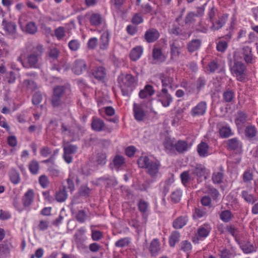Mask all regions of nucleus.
<instances>
[{
    "label": "nucleus",
    "instance_id": "nucleus-41",
    "mask_svg": "<svg viewBox=\"0 0 258 258\" xmlns=\"http://www.w3.org/2000/svg\"><path fill=\"white\" fill-rule=\"evenodd\" d=\"M9 176L11 182L17 184L20 181V176L19 172L15 169H12L9 172Z\"/></svg>",
    "mask_w": 258,
    "mask_h": 258
},
{
    "label": "nucleus",
    "instance_id": "nucleus-27",
    "mask_svg": "<svg viewBox=\"0 0 258 258\" xmlns=\"http://www.w3.org/2000/svg\"><path fill=\"white\" fill-rule=\"evenodd\" d=\"M91 126L94 131L100 132L104 129L105 123L101 119L94 118L91 123Z\"/></svg>",
    "mask_w": 258,
    "mask_h": 258
},
{
    "label": "nucleus",
    "instance_id": "nucleus-61",
    "mask_svg": "<svg viewBox=\"0 0 258 258\" xmlns=\"http://www.w3.org/2000/svg\"><path fill=\"white\" fill-rule=\"evenodd\" d=\"M96 161L98 164L104 165L106 162V155L105 153L100 152L96 156Z\"/></svg>",
    "mask_w": 258,
    "mask_h": 258
},
{
    "label": "nucleus",
    "instance_id": "nucleus-64",
    "mask_svg": "<svg viewBox=\"0 0 258 258\" xmlns=\"http://www.w3.org/2000/svg\"><path fill=\"white\" fill-rule=\"evenodd\" d=\"M142 13L144 14L150 13L151 15L156 14V12L153 11L152 7L149 4L142 6Z\"/></svg>",
    "mask_w": 258,
    "mask_h": 258
},
{
    "label": "nucleus",
    "instance_id": "nucleus-13",
    "mask_svg": "<svg viewBox=\"0 0 258 258\" xmlns=\"http://www.w3.org/2000/svg\"><path fill=\"white\" fill-rule=\"evenodd\" d=\"M78 129L76 126L61 123V133L63 136L75 137L78 134Z\"/></svg>",
    "mask_w": 258,
    "mask_h": 258
},
{
    "label": "nucleus",
    "instance_id": "nucleus-46",
    "mask_svg": "<svg viewBox=\"0 0 258 258\" xmlns=\"http://www.w3.org/2000/svg\"><path fill=\"white\" fill-rule=\"evenodd\" d=\"M223 179L224 174L222 171L214 172L212 175V180L214 183H221L223 182Z\"/></svg>",
    "mask_w": 258,
    "mask_h": 258
},
{
    "label": "nucleus",
    "instance_id": "nucleus-6",
    "mask_svg": "<svg viewBox=\"0 0 258 258\" xmlns=\"http://www.w3.org/2000/svg\"><path fill=\"white\" fill-rule=\"evenodd\" d=\"M207 103L205 101L199 102L196 106L193 107L190 111V115L194 118L204 116L207 111Z\"/></svg>",
    "mask_w": 258,
    "mask_h": 258
},
{
    "label": "nucleus",
    "instance_id": "nucleus-25",
    "mask_svg": "<svg viewBox=\"0 0 258 258\" xmlns=\"http://www.w3.org/2000/svg\"><path fill=\"white\" fill-rule=\"evenodd\" d=\"M109 42V34L108 32H104L100 37L99 47L101 49L106 50L107 49Z\"/></svg>",
    "mask_w": 258,
    "mask_h": 258
},
{
    "label": "nucleus",
    "instance_id": "nucleus-55",
    "mask_svg": "<svg viewBox=\"0 0 258 258\" xmlns=\"http://www.w3.org/2000/svg\"><path fill=\"white\" fill-rule=\"evenodd\" d=\"M180 234L177 231H174L172 233L169 238V244L171 247H173L179 240Z\"/></svg>",
    "mask_w": 258,
    "mask_h": 258
},
{
    "label": "nucleus",
    "instance_id": "nucleus-17",
    "mask_svg": "<svg viewBox=\"0 0 258 258\" xmlns=\"http://www.w3.org/2000/svg\"><path fill=\"white\" fill-rule=\"evenodd\" d=\"M34 196V191L31 189H28L25 193L22 198L23 205L25 208H27L31 205L33 202Z\"/></svg>",
    "mask_w": 258,
    "mask_h": 258
},
{
    "label": "nucleus",
    "instance_id": "nucleus-26",
    "mask_svg": "<svg viewBox=\"0 0 258 258\" xmlns=\"http://www.w3.org/2000/svg\"><path fill=\"white\" fill-rule=\"evenodd\" d=\"M143 51V48L141 46H137L132 49L130 52V58L133 61H136L139 59Z\"/></svg>",
    "mask_w": 258,
    "mask_h": 258
},
{
    "label": "nucleus",
    "instance_id": "nucleus-24",
    "mask_svg": "<svg viewBox=\"0 0 258 258\" xmlns=\"http://www.w3.org/2000/svg\"><path fill=\"white\" fill-rule=\"evenodd\" d=\"M202 44V41L200 39H192L187 44V49L189 52H193L198 50Z\"/></svg>",
    "mask_w": 258,
    "mask_h": 258
},
{
    "label": "nucleus",
    "instance_id": "nucleus-49",
    "mask_svg": "<svg viewBox=\"0 0 258 258\" xmlns=\"http://www.w3.org/2000/svg\"><path fill=\"white\" fill-rule=\"evenodd\" d=\"M29 169L31 173L36 174L38 173L39 170V164L36 160L31 161L29 164Z\"/></svg>",
    "mask_w": 258,
    "mask_h": 258
},
{
    "label": "nucleus",
    "instance_id": "nucleus-9",
    "mask_svg": "<svg viewBox=\"0 0 258 258\" xmlns=\"http://www.w3.org/2000/svg\"><path fill=\"white\" fill-rule=\"evenodd\" d=\"M241 57L247 64H252L253 62L254 57L252 53V48L248 46H243L240 52Z\"/></svg>",
    "mask_w": 258,
    "mask_h": 258
},
{
    "label": "nucleus",
    "instance_id": "nucleus-2",
    "mask_svg": "<svg viewBox=\"0 0 258 258\" xmlns=\"http://www.w3.org/2000/svg\"><path fill=\"white\" fill-rule=\"evenodd\" d=\"M43 46L42 44H37L33 46L31 53L27 57L26 68L38 69L40 67V60L42 55L44 52Z\"/></svg>",
    "mask_w": 258,
    "mask_h": 258
},
{
    "label": "nucleus",
    "instance_id": "nucleus-16",
    "mask_svg": "<svg viewBox=\"0 0 258 258\" xmlns=\"http://www.w3.org/2000/svg\"><path fill=\"white\" fill-rule=\"evenodd\" d=\"M228 18V15H223L219 17L218 19L215 22L214 21L211 22V29L213 31H216L221 28L226 23Z\"/></svg>",
    "mask_w": 258,
    "mask_h": 258
},
{
    "label": "nucleus",
    "instance_id": "nucleus-11",
    "mask_svg": "<svg viewBox=\"0 0 258 258\" xmlns=\"http://www.w3.org/2000/svg\"><path fill=\"white\" fill-rule=\"evenodd\" d=\"M160 37V33L155 28L147 30L144 35V38L148 43L156 41Z\"/></svg>",
    "mask_w": 258,
    "mask_h": 258
},
{
    "label": "nucleus",
    "instance_id": "nucleus-29",
    "mask_svg": "<svg viewBox=\"0 0 258 258\" xmlns=\"http://www.w3.org/2000/svg\"><path fill=\"white\" fill-rule=\"evenodd\" d=\"M152 56L154 59L162 62L165 61L166 57L163 54L160 48H154L152 51Z\"/></svg>",
    "mask_w": 258,
    "mask_h": 258
},
{
    "label": "nucleus",
    "instance_id": "nucleus-21",
    "mask_svg": "<svg viewBox=\"0 0 258 258\" xmlns=\"http://www.w3.org/2000/svg\"><path fill=\"white\" fill-rule=\"evenodd\" d=\"M210 229L207 226L204 225L201 226L198 229L197 236H198L196 239L193 238V242H196L199 241L200 238H205L208 236L210 233Z\"/></svg>",
    "mask_w": 258,
    "mask_h": 258
},
{
    "label": "nucleus",
    "instance_id": "nucleus-57",
    "mask_svg": "<svg viewBox=\"0 0 258 258\" xmlns=\"http://www.w3.org/2000/svg\"><path fill=\"white\" fill-rule=\"evenodd\" d=\"M180 249L183 251L188 253L192 248L191 244L187 240L182 241L180 244Z\"/></svg>",
    "mask_w": 258,
    "mask_h": 258
},
{
    "label": "nucleus",
    "instance_id": "nucleus-15",
    "mask_svg": "<svg viewBox=\"0 0 258 258\" xmlns=\"http://www.w3.org/2000/svg\"><path fill=\"white\" fill-rule=\"evenodd\" d=\"M226 147L228 150L235 151L242 148V143L237 138H234L226 141Z\"/></svg>",
    "mask_w": 258,
    "mask_h": 258
},
{
    "label": "nucleus",
    "instance_id": "nucleus-1",
    "mask_svg": "<svg viewBox=\"0 0 258 258\" xmlns=\"http://www.w3.org/2000/svg\"><path fill=\"white\" fill-rule=\"evenodd\" d=\"M138 164L139 167L146 169L147 173L152 177L157 176L161 167L159 161L151 160L146 156L140 157L138 160Z\"/></svg>",
    "mask_w": 258,
    "mask_h": 258
},
{
    "label": "nucleus",
    "instance_id": "nucleus-18",
    "mask_svg": "<svg viewBox=\"0 0 258 258\" xmlns=\"http://www.w3.org/2000/svg\"><path fill=\"white\" fill-rule=\"evenodd\" d=\"M191 145L183 140H178L175 143V148L179 153H184L190 148Z\"/></svg>",
    "mask_w": 258,
    "mask_h": 258
},
{
    "label": "nucleus",
    "instance_id": "nucleus-37",
    "mask_svg": "<svg viewBox=\"0 0 258 258\" xmlns=\"http://www.w3.org/2000/svg\"><path fill=\"white\" fill-rule=\"evenodd\" d=\"M68 195L65 189V187L63 188L60 189L55 194L56 200L60 203L63 202L67 199Z\"/></svg>",
    "mask_w": 258,
    "mask_h": 258
},
{
    "label": "nucleus",
    "instance_id": "nucleus-23",
    "mask_svg": "<svg viewBox=\"0 0 258 258\" xmlns=\"http://www.w3.org/2000/svg\"><path fill=\"white\" fill-rule=\"evenodd\" d=\"M22 86L24 89L31 92H33L38 88L36 83L34 81L29 79L24 80Z\"/></svg>",
    "mask_w": 258,
    "mask_h": 258
},
{
    "label": "nucleus",
    "instance_id": "nucleus-34",
    "mask_svg": "<svg viewBox=\"0 0 258 258\" xmlns=\"http://www.w3.org/2000/svg\"><path fill=\"white\" fill-rule=\"evenodd\" d=\"M160 79L161 81L162 86L163 87H169L170 88L172 87V85L173 82V78L161 74L160 75Z\"/></svg>",
    "mask_w": 258,
    "mask_h": 258
},
{
    "label": "nucleus",
    "instance_id": "nucleus-58",
    "mask_svg": "<svg viewBox=\"0 0 258 258\" xmlns=\"http://www.w3.org/2000/svg\"><path fill=\"white\" fill-rule=\"evenodd\" d=\"M149 206V204L148 202L145 201L140 199L138 204V207L139 210L143 213H145L147 212L148 210V208Z\"/></svg>",
    "mask_w": 258,
    "mask_h": 258
},
{
    "label": "nucleus",
    "instance_id": "nucleus-50",
    "mask_svg": "<svg viewBox=\"0 0 258 258\" xmlns=\"http://www.w3.org/2000/svg\"><path fill=\"white\" fill-rule=\"evenodd\" d=\"M89 145H97L101 144L102 145L106 144V145H109L110 142L107 140H99L97 138L96 136H91L89 139Z\"/></svg>",
    "mask_w": 258,
    "mask_h": 258
},
{
    "label": "nucleus",
    "instance_id": "nucleus-31",
    "mask_svg": "<svg viewBox=\"0 0 258 258\" xmlns=\"http://www.w3.org/2000/svg\"><path fill=\"white\" fill-rule=\"evenodd\" d=\"M187 220L188 219L186 216H180L173 221V227L175 229L182 228L186 224Z\"/></svg>",
    "mask_w": 258,
    "mask_h": 258
},
{
    "label": "nucleus",
    "instance_id": "nucleus-45",
    "mask_svg": "<svg viewBox=\"0 0 258 258\" xmlns=\"http://www.w3.org/2000/svg\"><path fill=\"white\" fill-rule=\"evenodd\" d=\"M205 193L208 194L209 196H210L214 201H217L219 196L218 191L216 188L211 186L207 187Z\"/></svg>",
    "mask_w": 258,
    "mask_h": 258
},
{
    "label": "nucleus",
    "instance_id": "nucleus-28",
    "mask_svg": "<svg viewBox=\"0 0 258 258\" xmlns=\"http://www.w3.org/2000/svg\"><path fill=\"white\" fill-rule=\"evenodd\" d=\"M21 27L22 30L25 33L31 35L35 34L38 30L37 26L34 22H29L27 23L24 29L22 28V26H21Z\"/></svg>",
    "mask_w": 258,
    "mask_h": 258
},
{
    "label": "nucleus",
    "instance_id": "nucleus-22",
    "mask_svg": "<svg viewBox=\"0 0 258 258\" xmlns=\"http://www.w3.org/2000/svg\"><path fill=\"white\" fill-rule=\"evenodd\" d=\"M154 93L155 90L153 86L150 85H146L144 88L140 91L139 95L141 98L145 99L152 96Z\"/></svg>",
    "mask_w": 258,
    "mask_h": 258
},
{
    "label": "nucleus",
    "instance_id": "nucleus-62",
    "mask_svg": "<svg viewBox=\"0 0 258 258\" xmlns=\"http://www.w3.org/2000/svg\"><path fill=\"white\" fill-rule=\"evenodd\" d=\"M243 251L245 253H249L254 251V247L249 242L241 244L240 245Z\"/></svg>",
    "mask_w": 258,
    "mask_h": 258
},
{
    "label": "nucleus",
    "instance_id": "nucleus-60",
    "mask_svg": "<svg viewBox=\"0 0 258 258\" xmlns=\"http://www.w3.org/2000/svg\"><path fill=\"white\" fill-rule=\"evenodd\" d=\"M124 162V158L123 156L120 155L115 156L113 160L114 165L117 168H118L123 165Z\"/></svg>",
    "mask_w": 258,
    "mask_h": 258
},
{
    "label": "nucleus",
    "instance_id": "nucleus-48",
    "mask_svg": "<svg viewBox=\"0 0 258 258\" xmlns=\"http://www.w3.org/2000/svg\"><path fill=\"white\" fill-rule=\"evenodd\" d=\"M220 136L221 138H227L232 135L231 128L228 126H223L219 130Z\"/></svg>",
    "mask_w": 258,
    "mask_h": 258
},
{
    "label": "nucleus",
    "instance_id": "nucleus-43",
    "mask_svg": "<svg viewBox=\"0 0 258 258\" xmlns=\"http://www.w3.org/2000/svg\"><path fill=\"white\" fill-rule=\"evenodd\" d=\"M233 215L230 211L226 210L223 211L220 215V218L224 222H229L232 218Z\"/></svg>",
    "mask_w": 258,
    "mask_h": 258
},
{
    "label": "nucleus",
    "instance_id": "nucleus-47",
    "mask_svg": "<svg viewBox=\"0 0 258 258\" xmlns=\"http://www.w3.org/2000/svg\"><path fill=\"white\" fill-rule=\"evenodd\" d=\"M207 79L205 77L201 76L198 78L196 82V89L199 93L206 85Z\"/></svg>",
    "mask_w": 258,
    "mask_h": 258
},
{
    "label": "nucleus",
    "instance_id": "nucleus-51",
    "mask_svg": "<svg viewBox=\"0 0 258 258\" xmlns=\"http://www.w3.org/2000/svg\"><path fill=\"white\" fill-rule=\"evenodd\" d=\"M130 243L131 238L124 237L116 241L115 243V246L117 247H123L128 245Z\"/></svg>",
    "mask_w": 258,
    "mask_h": 258
},
{
    "label": "nucleus",
    "instance_id": "nucleus-52",
    "mask_svg": "<svg viewBox=\"0 0 258 258\" xmlns=\"http://www.w3.org/2000/svg\"><path fill=\"white\" fill-rule=\"evenodd\" d=\"M182 196V191L180 189H177L173 191L171 195V200L174 203H178Z\"/></svg>",
    "mask_w": 258,
    "mask_h": 258
},
{
    "label": "nucleus",
    "instance_id": "nucleus-53",
    "mask_svg": "<svg viewBox=\"0 0 258 258\" xmlns=\"http://www.w3.org/2000/svg\"><path fill=\"white\" fill-rule=\"evenodd\" d=\"M88 218V215L85 210H79L76 215V220L80 223H84Z\"/></svg>",
    "mask_w": 258,
    "mask_h": 258
},
{
    "label": "nucleus",
    "instance_id": "nucleus-40",
    "mask_svg": "<svg viewBox=\"0 0 258 258\" xmlns=\"http://www.w3.org/2000/svg\"><path fill=\"white\" fill-rule=\"evenodd\" d=\"M235 96V94L233 91L227 89L223 93V98L225 102L227 103L232 102Z\"/></svg>",
    "mask_w": 258,
    "mask_h": 258
},
{
    "label": "nucleus",
    "instance_id": "nucleus-5",
    "mask_svg": "<svg viewBox=\"0 0 258 258\" xmlns=\"http://www.w3.org/2000/svg\"><path fill=\"white\" fill-rule=\"evenodd\" d=\"M3 30L5 31L6 34L12 39H16L18 37V33L17 30V25L12 22H8L4 19L2 21Z\"/></svg>",
    "mask_w": 258,
    "mask_h": 258
},
{
    "label": "nucleus",
    "instance_id": "nucleus-56",
    "mask_svg": "<svg viewBox=\"0 0 258 258\" xmlns=\"http://www.w3.org/2000/svg\"><path fill=\"white\" fill-rule=\"evenodd\" d=\"M54 35L58 40L62 39L66 35V30L64 27L60 26L55 29Z\"/></svg>",
    "mask_w": 258,
    "mask_h": 258
},
{
    "label": "nucleus",
    "instance_id": "nucleus-20",
    "mask_svg": "<svg viewBox=\"0 0 258 258\" xmlns=\"http://www.w3.org/2000/svg\"><path fill=\"white\" fill-rule=\"evenodd\" d=\"M51 102L52 106L59 110H62L67 107V104L63 101V98L52 96Z\"/></svg>",
    "mask_w": 258,
    "mask_h": 258
},
{
    "label": "nucleus",
    "instance_id": "nucleus-3",
    "mask_svg": "<svg viewBox=\"0 0 258 258\" xmlns=\"http://www.w3.org/2000/svg\"><path fill=\"white\" fill-rule=\"evenodd\" d=\"M135 82V77L130 74H122L118 77V82L123 95L125 94L124 89L132 87Z\"/></svg>",
    "mask_w": 258,
    "mask_h": 258
},
{
    "label": "nucleus",
    "instance_id": "nucleus-8",
    "mask_svg": "<svg viewBox=\"0 0 258 258\" xmlns=\"http://www.w3.org/2000/svg\"><path fill=\"white\" fill-rule=\"evenodd\" d=\"M158 101L161 103L162 105L167 107L169 106L172 102L171 96L168 93V90L166 88H163L161 92L157 94Z\"/></svg>",
    "mask_w": 258,
    "mask_h": 258
},
{
    "label": "nucleus",
    "instance_id": "nucleus-30",
    "mask_svg": "<svg viewBox=\"0 0 258 258\" xmlns=\"http://www.w3.org/2000/svg\"><path fill=\"white\" fill-rule=\"evenodd\" d=\"M93 76L98 80H103L106 77V73L105 68L102 67L97 68L92 72Z\"/></svg>",
    "mask_w": 258,
    "mask_h": 258
},
{
    "label": "nucleus",
    "instance_id": "nucleus-12",
    "mask_svg": "<svg viewBox=\"0 0 258 258\" xmlns=\"http://www.w3.org/2000/svg\"><path fill=\"white\" fill-rule=\"evenodd\" d=\"M86 67L84 60L77 59L74 62L72 70L76 75H80L86 70Z\"/></svg>",
    "mask_w": 258,
    "mask_h": 258
},
{
    "label": "nucleus",
    "instance_id": "nucleus-54",
    "mask_svg": "<svg viewBox=\"0 0 258 258\" xmlns=\"http://www.w3.org/2000/svg\"><path fill=\"white\" fill-rule=\"evenodd\" d=\"M10 251V244L8 243L0 244V255L3 256H7Z\"/></svg>",
    "mask_w": 258,
    "mask_h": 258
},
{
    "label": "nucleus",
    "instance_id": "nucleus-36",
    "mask_svg": "<svg viewBox=\"0 0 258 258\" xmlns=\"http://www.w3.org/2000/svg\"><path fill=\"white\" fill-rule=\"evenodd\" d=\"M160 250V243L157 239H154L152 241L150 246V251L152 255H156Z\"/></svg>",
    "mask_w": 258,
    "mask_h": 258
},
{
    "label": "nucleus",
    "instance_id": "nucleus-63",
    "mask_svg": "<svg viewBox=\"0 0 258 258\" xmlns=\"http://www.w3.org/2000/svg\"><path fill=\"white\" fill-rule=\"evenodd\" d=\"M68 46L72 51H77L80 48V43L78 40H72L69 42Z\"/></svg>",
    "mask_w": 258,
    "mask_h": 258
},
{
    "label": "nucleus",
    "instance_id": "nucleus-33",
    "mask_svg": "<svg viewBox=\"0 0 258 258\" xmlns=\"http://www.w3.org/2000/svg\"><path fill=\"white\" fill-rule=\"evenodd\" d=\"M257 133L256 127L252 125H248L245 129V135L249 138L252 139L255 137Z\"/></svg>",
    "mask_w": 258,
    "mask_h": 258
},
{
    "label": "nucleus",
    "instance_id": "nucleus-38",
    "mask_svg": "<svg viewBox=\"0 0 258 258\" xmlns=\"http://www.w3.org/2000/svg\"><path fill=\"white\" fill-rule=\"evenodd\" d=\"M66 88L63 86H57L53 88V93L52 96L63 98Z\"/></svg>",
    "mask_w": 258,
    "mask_h": 258
},
{
    "label": "nucleus",
    "instance_id": "nucleus-4",
    "mask_svg": "<svg viewBox=\"0 0 258 258\" xmlns=\"http://www.w3.org/2000/svg\"><path fill=\"white\" fill-rule=\"evenodd\" d=\"M246 66L240 61L234 60V64L231 69V72L237 78L238 81L242 82L245 78L244 72Z\"/></svg>",
    "mask_w": 258,
    "mask_h": 258
},
{
    "label": "nucleus",
    "instance_id": "nucleus-10",
    "mask_svg": "<svg viewBox=\"0 0 258 258\" xmlns=\"http://www.w3.org/2000/svg\"><path fill=\"white\" fill-rule=\"evenodd\" d=\"M197 151L200 157H206L211 155V149L209 144L206 142L202 141L198 145Z\"/></svg>",
    "mask_w": 258,
    "mask_h": 258
},
{
    "label": "nucleus",
    "instance_id": "nucleus-59",
    "mask_svg": "<svg viewBox=\"0 0 258 258\" xmlns=\"http://www.w3.org/2000/svg\"><path fill=\"white\" fill-rule=\"evenodd\" d=\"M17 73L15 71H10L7 73L6 80L9 84H13L15 82Z\"/></svg>",
    "mask_w": 258,
    "mask_h": 258
},
{
    "label": "nucleus",
    "instance_id": "nucleus-14",
    "mask_svg": "<svg viewBox=\"0 0 258 258\" xmlns=\"http://www.w3.org/2000/svg\"><path fill=\"white\" fill-rule=\"evenodd\" d=\"M143 104H134L133 110L135 119L139 121H143L145 117V113L142 108Z\"/></svg>",
    "mask_w": 258,
    "mask_h": 258
},
{
    "label": "nucleus",
    "instance_id": "nucleus-39",
    "mask_svg": "<svg viewBox=\"0 0 258 258\" xmlns=\"http://www.w3.org/2000/svg\"><path fill=\"white\" fill-rule=\"evenodd\" d=\"M192 173L198 177L203 176L206 172V168L202 164L197 165L192 170Z\"/></svg>",
    "mask_w": 258,
    "mask_h": 258
},
{
    "label": "nucleus",
    "instance_id": "nucleus-7",
    "mask_svg": "<svg viewBox=\"0 0 258 258\" xmlns=\"http://www.w3.org/2000/svg\"><path fill=\"white\" fill-rule=\"evenodd\" d=\"M78 149V146L75 145L68 144L63 146V158L68 164H70L72 162V155L77 152Z\"/></svg>",
    "mask_w": 258,
    "mask_h": 258
},
{
    "label": "nucleus",
    "instance_id": "nucleus-35",
    "mask_svg": "<svg viewBox=\"0 0 258 258\" xmlns=\"http://www.w3.org/2000/svg\"><path fill=\"white\" fill-rule=\"evenodd\" d=\"M241 196L248 204H253L257 200V198L253 195L249 194L246 190L242 191Z\"/></svg>",
    "mask_w": 258,
    "mask_h": 258
},
{
    "label": "nucleus",
    "instance_id": "nucleus-44",
    "mask_svg": "<svg viewBox=\"0 0 258 258\" xmlns=\"http://www.w3.org/2000/svg\"><path fill=\"white\" fill-rule=\"evenodd\" d=\"M171 58L177 57L180 54V47L176 45L175 42H172L170 44Z\"/></svg>",
    "mask_w": 258,
    "mask_h": 258
},
{
    "label": "nucleus",
    "instance_id": "nucleus-42",
    "mask_svg": "<svg viewBox=\"0 0 258 258\" xmlns=\"http://www.w3.org/2000/svg\"><path fill=\"white\" fill-rule=\"evenodd\" d=\"M169 33L171 34L175 35V36L182 35L185 37L187 35L189 37L190 36V33H182L181 29L176 25H173L172 27L169 30Z\"/></svg>",
    "mask_w": 258,
    "mask_h": 258
},
{
    "label": "nucleus",
    "instance_id": "nucleus-19",
    "mask_svg": "<svg viewBox=\"0 0 258 258\" xmlns=\"http://www.w3.org/2000/svg\"><path fill=\"white\" fill-rule=\"evenodd\" d=\"M89 21L91 25L97 27L102 24L104 19L100 14L93 13L90 17Z\"/></svg>",
    "mask_w": 258,
    "mask_h": 258
},
{
    "label": "nucleus",
    "instance_id": "nucleus-32",
    "mask_svg": "<svg viewBox=\"0 0 258 258\" xmlns=\"http://www.w3.org/2000/svg\"><path fill=\"white\" fill-rule=\"evenodd\" d=\"M247 114L241 111H238L236 115L235 122L237 125H241L247 120Z\"/></svg>",
    "mask_w": 258,
    "mask_h": 258
}]
</instances>
